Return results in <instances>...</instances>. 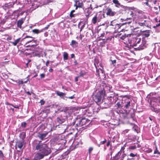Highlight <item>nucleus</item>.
Returning a JSON list of instances; mask_svg holds the SVG:
<instances>
[{"instance_id":"6ab92c4d","label":"nucleus","mask_w":160,"mask_h":160,"mask_svg":"<svg viewBox=\"0 0 160 160\" xmlns=\"http://www.w3.org/2000/svg\"><path fill=\"white\" fill-rule=\"evenodd\" d=\"M63 59L64 60H66L68 59V53L65 52H63Z\"/></svg>"},{"instance_id":"cd10ccee","label":"nucleus","mask_w":160,"mask_h":160,"mask_svg":"<svg viewBox=\"0 0 160 160\" xmlns=\"http://www.w3.org/2000/svg\"><path fill=\"white\" fill-rule=\"evenodd\" d=\"M121 152H120V151H119L117 154H116L115 156V157H113L115 158H118V159H119V157H120L121 155Z\"/></svg>"},{"instance_id":"8fccbe9b","label":"nucleus","mask_w":160,"mask_h":160,"mask_svg":"<svg viewBox=\"0 0 160 160\" xmlns=\"http://www.w3.org/2000/svg\"><path fill=\"white\" fill-rule=\"evenodd\" d=\"M80 78L79 76H77L75 78V82H78V78Z\"/></svg>"},{"instance_id":"393cba45","label":"nucleus","mask_w":160,"mask_h":160,"mask_svg":"<svg viewBox=\"0 0 160 160\" xmlns=\"http://www.w3.org/2000/svg\"><path fill=\"white\" fill-rule=\"evenodd\" d=\"M78 44V42H76L75 40H72L71 42V43L70 44V45L73 47H77Z\"/></svg>"},{"instance_id":"1a4fd4ad","label":"nucleus","mask_w":160,"mask_h":160,"mask_svg":"<svg viewBox=\"0 0 160 160\" xmlns=\"http://www.w3.org/2000/svg\"><path fill=\"white\" fill-rule=\"evenodd\" d=\"M48 134V132L45 133H41L39 132L37 134V137L39 138L41 140H43L46 138Z\"/></svg>"},{"instance_id":"5fc2aeb1","label":"nucleus","mask_w":160,"mask_h":160,"mask_svg":"<svg viewBox=\"0 0 160 160\" xmlns=\"http://www.w3.org/2000/svg\"><path fill=\"white\" fill-rule=\"evenodd\" d=\"M49 63V61L48 60L46 63V66H48V64Z\"/></svg>"},{"instance_id":"412c9836","label":"nucleus","mask_w":160,"mask_h":160,"mask_svg":"<svg viewBox=\"0 0 160 160\" xmlns=\"http://www.w3.org/2000/svg\"><path fill=\"white\" fill-rule=\"evenodd\" d=\"M42 32H43V30L42 29L39 30L37 29H35L32 30V32L34 34H38Z\"/></svg>"},{"instance_id":"2eb2a0df","label":"nucleus","mask_w":160,"mask_h":160,"mask_svg":"<svg viewBox=\"0 0 160 160\" xmlns=\"http://www.w3.org/2000/svg\"><path fill=\"white\" fill-rule=\"evenodd\" d=\"M28 45L26 46V47H33L37 46V41L36 40H33L32 42Z\"/></svg>"},{"instance_id":"9d476101","label":"nucleus","mask_w":160,"mask_h":160,"mask_svg":"<svg viewBox=\"0 0 160 160\" xmlns=\"http://www.w3.org/2000/svg\"><path fill=\"white\" fill-rule=\"evenodd\" d=\"M87 122V119L85 118H82L79 120L78 123H77L76 125L79 126H82L83 125H85Z\"/></svg>"},{"instance_id":"de8ad7c7","label":"nucleus","mask_w":160,"mask_h":160,"mask_svg":"<svg viewBox=\"0 0 160 160\" xmlns=\"http://www.w3.org/2000/svg\"><path fill=\"white\" fill-rule=\"evenodd\" d=\"M106 141H107L106 139H105L104 140V141L101 142L100 143L101 144H104L105 143H106Z\"/></svg>"},{"instance_id":"bf43d9fd","label":"nucleus","mask_w":160,"mask_h":160,"mask_svg":"<svg viewBox=\"0 0 160 160\" xmlns=\"http://www.w3.org/2000/svg\"><path fill=\"white\" fill-rule=\"evenodd\" d=\"M130 155L132 157H134L135 156V155L133 153H131Z\"/></svg>"},{"instance_id":"79ce46f5","label":"nucleus","mask_w":160,"mask_h":160,"mask_svg":"<svg viewBox=\"0 0 160 160\" xmlns=\"http://www.w3.org/2000/svg\"><path fill=\"white\" fill-rule=\"evenodd\" d=\"M69 16L71 18H72V17H75V14H73V13L70 12Z\"/></svg>"},{"instance_id":"ddd939ff","label":"nucleus","mask_w":160,"mask_h":160,"mask_svg":"<svg viewBox=\"0 0 160 160\" xmlns=\"http://www.w3.org/2000/svg\"><path fill=\"white\" fill-rule=\"evenodd\" d=\"M45 156L43 154L40 152L37 153L35 154V158H36L35 159L38 160H40L43 158Z\"/></svg>"},{"instance_id":"09e8293b","label":"nucleus","mask_w":160,"mask_h":160,"mask_svg":"<svg viewBox=\"0 0 160 160\" xmlns=\"http://www.w3.org/2000/svg\"><path fill=\"white\" fill-rule=\"evenodd\" d=\"M90 15V14H86L85 16L87 18V21H88V18H89Z\"/></svg>"},{"instance_id":"5701e85b","label":"nucleus","mask_w":160,"mask_h":160,"mask_svg":"<svg viewBox=\"0 0 160 160\" xmlns=\"http://www.w3.org/2000/svg\"><path fill=\"white\" fill-rule=\"evenodd\" d=\"M98 20L97 15H95L92 19V22L94 24H95Z\"/></svg>"},{"instance_id":"a211bd4d","label":"nucleus","mask_w":160,"mask_h":160,"mask_svg":"<svg viewBox=\"0 0 160 160\" xmlns=\"http://www.w3.org/2000/svg\"><path fill=\"white\" fill-rule=\"evenodd\" d=\"M56 94L61 98H62L63 96L66 95V93L64 92H60L57 91H56Z\"/></svg>"},{"instance_id":"473e14b6","label":"nucleus","mask_w":160,"mask_h":160,"mask_svg":"<svg viewBox=\"0 0 160 160\" xmlns=\"http://www.w3.org/2000/svg\"><path fill=\"white\" fill-rule=\"evenodd\" d=\"M128 19L129 20H130V21H129L127 22H126L125 23H123V24H129L131 23L132 22L131 18H127L126 19V20H128Z\"/></svg>"},{"instance_id":"e2e57ef3","label":"nucleus","mask_w":160,"mask_h":160,"mask_svg":"<svg viewBox=\"0 0 160 160\" xmlns=\"http://www.w3.org/2000/svg\"><path fill=\"white\" fill-rule=\"evenodd\" d=\"M104 35H105V33H102L101 34L100 37H104Z\"/></svg>"},{"instance_id":"aec40b11","label":"nucleus","mask_w":160,"mask_h":160,"mask_svg":"<svg viewBox=\"0 0 160 160\" xmlns=\"http://www.w3.org/2000/svg\"><path fill=\"white\" fill-rule=\"evenodd\" d=\"M21 40V38H19L17 39L16 40H15L14 42H13L10 41V42L12 43L13 45V46H15L17 45V44L18 43H19V42H20V41Z\"/></svg>"},{"instance_id":"6e6552de","label":"nucleus","mask_w":160,"mask_h":160,"mask_svg":"<svg viewBox=\"0 0 160 160\" xmlns=\"http://www.w3.org/2000/svg\"><path fill=\"white\" fill-rule=\"evenodd\" d=\"M24 145V142L22 141H19L16 142V148L17 147L20 150L22 149L23 148Z\"/></svg>"},{"instance_id":"20e7f679","label":"nucleus","mask_w":160,"mask_h":160,"mask_svg":"<svg viewBox=\"0 0 160 160\" xmlns=\"http://www.w3.org/2000/svg\"><path fill=\"white\" fill-rule=\"evenodd\" d=\"M156 94V93H151L150 94L147 96V97L150 99V103L151 105H154L155 104L153 103L154 102H156L155 105L157 104V103L159 101L160 99L159 98H156L155 97H152V96L154 95H155Z\"/></svg>"},{"instance_id":"39448f33","label":"nucleus","mask_w":160,"mask_h":160,"mask_svg":"<svg viewBox=\"0 0 160 160\" xmlns=\"http://www.w3.org/2000/svg\"><path fill=\"white\" fill-rule=\"evenodd\" d=\"M105 93V91L103 90L99 91L97 93L94 98V101L97 103L100 102L102 97L104 96Z\"/></svg>"},{"instance_id":"a19ab883","label":"nucleus","mask_w":160,"mask_h":160,"mask_svg":"<svg viewBox=\"0 0 160 160\" xmlns=\"http://www.w3.org/2000/svg\"><path fill=\"white\" fill-rule=\"evenodd\" d=\"M112 64V65L115 66V64L116 63V60H111Z\"/></svg>"},{"instance_id":"72a5a7b5","label":"nucleus","mask_w":160,"mask_h":160,"mask_svg":"<svg viewBox=\"0 0 160 160\" xmlns=\"http://www.w3.org/2000/svg\"><path fill=\"white\" fill-rule=\"evenodd\" d=\"M27 123L26 122H22L21 123V127L23 128H25L26 127Z\"/></svg>"},{"instance_id":"774afa93","label":"nucleus","mask_w":160,"mask_h":160,"mask_svg":"<svg viewBox=\"0 0 160 160\" xmlns=\"http://www.w3.org/2000/svg\"><path fill=\"white\" fill-rule=\"evenodd\" d=\"M13 107L15 108H18V109L19 108V107L18 106H14Z\"/></svg>"},{"instance_id":"c85d7f7f","label":"nucleus","mask_w":160,"mask_h":160,"mask_svg":"<svg viewBox=\"0 0 160 160\" xmlns=\"http://www.w3.org/2000/svg\"><path fill=\"white\" fill-rule=\"evenodd\" d=\"M130 12V15H134V14H135V16H137V15H138L139 14V12H133L132 11H130V12Z\"/></svg>"},{"instance_id":"e433bc0d","label":"nucleus","mask_w":160,"mask_h":160,"mask_svg":"<svg viewBox=\"0 0 160 160\" xmlns=\"http://www.w3.org/2000/svg\"><path fill=\"white\" fill-rule=\"evenodd\" d=\"M126 156V155L125 154H123L122 155L120 160H123Z\"/></svg>"},{"instance_id":"37998d69","label":"nucleus","mask_w":160,"mask_h":160,"mask_svg":"<svg viewBox=\"0 0 160 160\" xmlns=\"http://www.w3.org/2000/svg\"><path fill=\"white\" fill-rule=\"evenodd\" d=\"M45 102L43 100H41L40 101V103L41 105H43L45 103Z\"/></svg>"},{"instance_id":"4468645a","label":"nucleus","mask_w":160,"mask_h":160,"mask_svg":"<svg viewBox=\"0 0 160 160\" xmlns=\"http://www.w3.org/2000/svg\"><path fill=\"white\" fill-rule=\"evenodd\" d=\"M25 19L23 18H21L18 21L17 23V27L20 28H22V25Z\"/></svg>"},{"instance_id":"49530a36","label":"nucleus","mask_w":160,"mask_h":160,"mask_svg":"<svg viewBox=\"0 0 160 160\" xmlns=\"http://www.w3.org/2000/svg\"><path fill=\"white\" fill-rule=\"evenodd\" d=\"M111 142V140L110 139V140H109L108 141L107 143V147H108L110 145Z\"/></svg>"},{"instance_id":"a878e982","label":"nucleus","mask_w":160,"mask_h":160,"mask_svg":"<svg viewBox=\"0 0 160 160\" xmlns=\"http://www.w3.org/2000/svg\"><path fill=\"white\" fill-rule=\"evenodd\" d=\"M57 121L59 123L62 124L64 122V119H60L59 117L57 118Z\"/></svg>"},{"instance_id":"b1692460","label":"nucleus","mask_w":160,"mask_h":160,"mask_svg":"<svg viewBox=\"0 0 160 160\" xmlns=\"http://www.w3.org/2000/svg\"><path fill=\"white\" fill-rule=\"evenodd\" d=\"M87 72H83L82 70L80 71L79 75L78 76L79 77H83V76L87 74Z\"/></svg>"},{"instance_id":"a18cd8bd","label":"nucleus","mask_w":160,"mask_h":160,"mask_svg":"<svg viewBox=\"0 0 160 160\" xmlns=\"http://www.w3.org/2000/svg\"><path fill=\"white\" fill-rule=\"evenodd\" d=\"M75 94L73 95H72V96H71V97H67V98H68V99H73L75 97L74 96H75Z\"/></svg>"},{"instance_id":"4be33fe9","label":"nucleus","mask_w":160,"mask_h":160,"mask_svg":"<svg viewBox=\"0 0 160 160\" xmlns=\"http://www.w3.org/2000/svg\"><path fill=\"white\" fill-rule=\"evenodd\" d=\"M92 8H88L85 9V12L86 14H91L92 13Z\"/></svg>"},{"instance_id":"f3484780","label":"nucleus","mask_w":160,"mask_h":160,"mask_svg":"<svg viewBox=\"0 0 160 160\" xmlns=\"http://www.w3.org/2000/svg\"><path fill=\"white\" fill-rule=\"evenodd\" d=\"M141 22H141V26H145L146 27H149V21L144 20V22H142V20H141Z\"/></svg>"},{"instance_id":"0eeeda50","label":"nucleus","mask_w":160,"mask_h":160,"mask_svg":"<svg viewBox=\"0 0 160 160\" xmlns=\"http://www.w3.org/2000/svg\"><path fill=\"white\" fill-rule=\"evenodd\" d=\"M106 10L107 11L106 15L107 16H109L111 17H113L114 16L116 13V12H115L113 11L110 8H108L106 9Z\"/></svg>"},{"instance_id":"c9c22d12","label":"nucleus","mask_w":160,"mask_h":160,"mask_svg":"<svg viewBox=\"0 0 160 160\" xmlns=\"http://www.w3.org/2000/svg\"><path fill=\"white\" fill-rule=\"evenodd\" d=\"M94 64L96 68V75H98V76H100V75H99V69H98L97 67H96V64L95 63H94Z\"/></svg>"},{"instance_id":"052dcab7","label":"nucleus","mask_w":160,"mask_h":160,"mask_svg":"<svg viewBox=\"0 0 160 160\" xmlns=\"http://www.w3.org/2000/svg\"><path fill=\"white\" fill-rule=\"evenodd\" d=\"M53 71V70L52 69V68H50V69L49 70V71L50 72H52Z\"/></svg>"},{"instance_id":"3c124183","label":"nucleus","mask_w":160,"mask_h":160,"mask_svg":"<svg viewBox=\"0 0 160 160\" xmlns=\"http://www.w3.org/2000/svg\"><path fill=\"white\" fill-rule=\"evenodd\" d=\"M159 23L157 24L156 25V26H155L153 27L154 28H155L156 27H159V26H160V20H159Z\"/></svg>"},{"instance_id":"680f3d73","label":"nucleus","mask_w":160,"mask_h":160,"mask_svg":"<svg viewBox=\"0 0 160 160\" xmlns=\"http://www.w3.org/2000/svg\"><path fill=\"white\" fill-rule=\"evenodd\" d=\"M12 39V37H8L7 38L8 40H11Z\"/></svg>"},{"instance_id":"f8f14e48","label":"nucleus","mask_w":160,"mask_h":160,"mask_svg":"<svg viewBox=\"0 0 160 160\" xmlns=\"http://www.w3.org/2000/svg\"><path fill=\"white\" fill-rule=\"evenodd\" d=\"M132 100L129 98L125 99L124 101V107L126 108H129L130 105V103Z\"/></svg>"},{"instance_id":"69168bd1","label":"nucleus","mask_w":160,"mask_h":160,"mask_svg":"<svg viewBox=\"0 0 160 160\" xmlns=\"http://www.w3.org/2000/svg\"><path fill=\"white\" fill-rule=\"evenodd\" d=\"M145 151H147L148 152H151V149H148V150H146Z\"/></svg>"},{"instance_id":"603ef678","label":"nucleus","mask_w":160,"mask_h":160,"mask_svg":"<svg viewBox=\"0 0 160 160\" xmlns=\"http://www.w3.org/2000/svg\"><path fill=\"white\" fill-rule=\"evenodd\" d=\"M154 154L158 153V154H160V153L157 150V148H156V150H155L154 151Z\"/></svg>"},{"instance_id":"f704fd0d","label":"nucleus","mask_w":160,"mask_h":160,"mask_svg":"<svg viewBox=\"0 0 160 160\" xmlns=\"http://www.w3.org/2000/svg\"><path fill=\"white\" fill-rule=\"evenodd\" d=\"M113 2L114 4H117L119 5H120V4L118 0H113Z\"/></svg>"},{"instance_id":"338daca9","label":"nucleus","mask_w":160,"mask_h":160,"mask_svg":"<svg viewBox=\"0 0 160 160\" xmlns=\"http://www.w3.org/2000/svg\"><path fill=\"white\" fill-rule=\"evenodd\" d=\"M26 93L28 95H31V93L29 91L27 92Z\"/></svg>"},{"instance_id":"dca6fc26","label":"nucleus","mask_w":160,"mask_h":160,"mask_svg":"<svg viewBox=\"0 0 160 160\" xmlns=\"http://www.w3.org/2000/svg\"><path fill=\"white\" fill-rule=\"evenodd\" d=\"M27 38H32V40H29V41H28L26 42V44H25V45H26V46L29 43H31L32 42L33 40H34V38L32 37L31 36L27 35L25 38H23L21 40V41H22L23 39H25Z\"/></svg>"},{"instance_id":"c03bdc74","label":"nucleus","mask_w":160,"mask_h":160,"mask_svg":"<svg viewBox=\"0 0 160 160\" xmlns=\"http://www.w3.org/2000/svg\"><path fill=\"white\" fill-rule=\"evenodd\" d=\"M41 78H44L45 77V74L44 73H42L40 75Z\"/></svg>"},{"instance_id":"2f4dec72","label":"nucleus","mask_w":160,"mask_h":160,"mask_svg":"<svg viewBox=\"0 0 160 160\" xmlns=\"http://www.w3.org/2000/svg\"><path fill=\"white\" fill-rule=\"evenodd\" d=\"M112 38H114V37L112 35H110L109 37H108L106 38V40L107 41H111Z\"/></svg>"},{"instance_id":"58836bf2","label":"nucleus","mask_w":160,"mask_h":160,"mask_svg":"<svg viewBox=\"0 0 160 160\" xmlns=\"http://www.w3.org/2000/svg\"><path fill=\"white\" fill-rule=\"evenodd\" d=\"M18 83L19 85L22 84L24 83V82L22 80H19L18 82Z\"/></svg>"},{"instance_id":"423d86ee","label":"nucleus","mask_w":160,"mask_h":160,"mask_svg":"<svg viewBox=\"0 0 160 160\" xmlns=\"http://www.w3.org/2000/svg\"><path fill=\"white\" fill-rule=\"evenodd\" d=\"M75 2L74 6L76 7V10L78 8H82L83 7V5L82 0H75Z\"/></svg>"},{"instance_id":"9b49d317","label":"nucleus","mask_w":160,"mask_h":160,"mask_svg":"<svg viewBox=\"0 0 160 160\" xmlns=\"http://www.w3.org/2000/svg\"><path fill=\"white\" fill-rule=\"evenodd\" d=\"M159 107V105L157 106L156 105H153L151 108V110L157 113H159L160 114V108L158 107Z\"/></svg>"},{"instance_id":"ea45409f","label":"nucleus","mask_w":160,"mask_h":160,"mask_svg":"<svg viewBox=\"0 0 160 160\" xmlns=\"http://www.w3.org/2000/svg\"><path fill=\"white\" fill-rule=\"evenodd\" d=\"M134 116V115L133 114L131 115L130 118H129V121H131V120H135L134 119V117H133Z\"/></svg>"},{"instance_id":"864d4df0","label":"nucleus","mask_w":160,"mask_h":160,"mask_svg":"<svg viewBox=\"0 0 160 160\" xmlns=\"http://www.w3.org/2000/svg\"><path fill=\"white\" fill-rule=\"evenodd\" d=\"M71 58H75V57L74 54L72 53L71 54Z\"/></svg>"},{"instance_id":"4d7b16f0","label":"nucleus","mask_w":160,"mask_h":160,"mask_svg":"<svg viewBox=\"0 0 160 160\" xmlns=\"http://www.w3.org/2000/svg\"><path fill=\"white\" fill-rule=\"evenodd\" d=\"M74 63L75 65H77L78 64V63L76 60H75L74 62Z\"/></svg>"},{"instance_id":"f03ea898","label":"nucleus","mask_w":160,"mask_h":160,"mask_svg":"<svg viewBox=\"0 0 160 160\" xmlns=\"http://www.w3.org/2000/svg\"><path fill=\"white\" fill-rule=\"evenodd\" d=\"M140 30L138 28H136L134 29L133 33L128 34L127 35V37H132L133 38L135 42L133 44V46L136 47L138 46L137 48H135V49H137L138 50H140V45H139L140 42Z\"/></svg>"},{"instance_id":"13d9d810","label":"nucleus","mask_w":160,"mask_h":160,"mask_svg":"<svg viewBox=\"0 0 160 160\" xmlns=\"http://www.w3.org/2000/svg\"><path fill=\"white\" fill-rule=\"evenodd\" d=\"M83 36H83V35H82V34H80V35L79 37V38H80V39H81V40H82V37H83Z\"/></svg>"},{"instance_id":"7ed1b4c3","label":"nucleus","mask_w":160,"mask_h":160,"mask_svg":"<svg viewBox=\"0 0 160 160\" xmlns=\"http://www.w3.org/2000/svg\"><path fill=\"white\" fill-rule=\"evenodd\" d=\"M141 35L143 37L142 38V44L141 45V50L146 48L148 45L146 38L144 37H148L150 35L149 30H145L142 31L141 30Z\"/></svg>"},{"instance_id":"6e6d98bb","label":"nucleus","mask_w":160,"mask_h":160,"mask_svg":"<svg viewBox=\"0 0 160 160\" xmlns=\"http://www.w3.org/2000/svg\"><path fill=\"white\" fill-rule=\"evenodd\" d=\"M81 144V145H82L83 144V142H82L81 140H80L79 141V142H78V143L77 144Z\"/></svg>"},{"instance_id":"f257e3e1","label":"nucleus","mask_w":160,"mask_h":160,"mask_svg":"<svg viewBox=\"0 0 160 160\" xmlns=\"http://www.w3.org/2000/svg\"><path fill=\"white\" fill-rule=\"evenodd\" d=\"M41 142V141L35 140L33 142V146H35V149L38 150L40 152L46 156L50 153L51 150L50 148L46 144H43Z\"/></svg>"},{"instance_id":"c756f323","label":"nucleus","mask_w":160,"mask_h":160,"mask_svg":"<svg viewBox=\"0 0 160 160\" xmlns=\"http://www.w3.org/2000/svg\"><path fill=\"white\" fill-rule=\"evenodd\" d=\"M123 25V24H116L115 26V28L116 29H119L121 26Z\"/></svg>"},{"instance_id":"7c9ffc66","label":"nucleus","mask_w":160,"mask_h":160,"mask_svg":"<svg viewBox=\"0 0 160 160\" xmlns=\"http://www.w3.org/2000/svg\"><path fill=\"white\" fill-rule=\"evenodd\" d=\"M53 24V23H50L49 24L47 25L46 27H45L43 29H42V30H43V31L44 30L48 29V28L50 26V25L51 24Z\"/></svg>"},{"instance_id":"bb28decb","label":"nucleus","mask_w":160,"mask_h":160,"mask_svg":"<svg viewBox=\"0 0 160 160\" xmlns=\"http://www.w3.org/2000/svg\"><path fill=\"white\" fill-rule=\"evenodd\" d=\"M4 156L2 151H0V160H4Z\"/></svg>"},{"instance_id":"4c0bfd02","label":"nucleus","mask_w":160,"mask_h":160,"mask_svg":"<svg viewBox=\"0 0 160 160\" xmlns=\"http://www.w3.org/2000/svg\"><path fill=\"white\" fill-rule=\"evenodd\" d=\"M93 149V148L92 147H90L88 149V153L89 154H90L91 152Z\"/></svg>"},{"instance_id":"0e129e2a","label":"nucleus","mask_w":160,"mask_h":160,"mask_svg":"<svg viewBox=\"0 0 160 160\" xmlns=\"http://www.w3.org/2000/svg\"><path fill=\"white\" fill-rule=\"evenodd\" d=\"M120 38L122 40H124V39L125 38V37L124 36H122Z\"/></svg>"}]
</instances>
